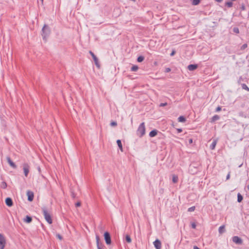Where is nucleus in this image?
I'll list each match as a JSON object with an SVG mask.
<instances>
[{
  "label": "nucleus",
  "mask_w": 249,
  "mask_h": 249,
  "mask_svg": "<svg viewBox=\"0 0 249 249\" xmlns=\"http://www.w3.org/2000/svg\"><path fill=\"white\" fill-rule=\"evenodd\" d=\"M27 196H28V200L30 202H31L33 200L34 197V193L30 190L27 191Z\"/></svg>",
  "instance_id": "10"
},
{
  "label": "nucleus",
  "mask_w": 249,
  "mask_h": 249,
  "mask_svg": "<svg viewBox=\"0 0 249 249\" xmlns=\"http://www.w3.org/2000/svg\"><path fill=\"white\" fill-rule=\"evenodd\" d=\"M42 211L43 213V214L44 216V218L46 221L49 224H52L53 223V220L52 219V217L51 216V214L48 212L47 209L46 207H44L42 208Z\"/></svg>",
  "instance_id": "2"
},
{
  "label": "nucleus",
  "mask_w": 249,
  "mask_h": 249,
  "mask_svg": "<svg viewBox=\"0 0 249 249\" xmlns=\"http://www.w3.org/2000/svg\"><path fill=\"white\" fill-rule=\"evenodd\" d=\"M6 160L9 163V164L11 166L12 168L15 169L17 168V165L16 164L11 160V158L9 157H6Z\"/></svg>",
  "instance_id": "12"
},
{
  "label": "nucleus",
  "mask_w": 249,
  "mask_h": 249,
  "mask_svg": "<svg viewBox=\"0 0 249 249\" xmlns=\"http://www.w3.org/2000/svg\"><path fill=\"white\" fill-rule=\"evenodd\" d=\"M116 142H117V145H118L120 150L122 152H123V146H122L121 141L120 140H117Z\"/></svg>",
  "instance_id": "19"
},
{
  "label": "nucleus",
  "mask_w": 249,
  "mask_h": 249,
  "mask_svg": "<svg viewBox=\"0 0 249 249\" xmlns=\"http://www.w3.org/2000/svg\"><path fill=\"white\" fill-rule=\"evenodd\" d=\"M247 189L249 190V184L247 185Z\"/></svg>",
  "instance_id": "51"
},
{
  "label": "nucleus",
  "mask_w": 249,
  "mask_h": 249,
  "mask_svg": "<svg viewBox=\"0 0 249 249\" xmlns=\"http://www.w3.org/2000/svg\"><path fill=\"white\" fill-rule=\"evenodd\" d=\"M215 0L218 2H221L223 1V0Z\"/></svg>",
  "instance_id": "49"
},
{
  "label": "nucleus",
  "mask_w": 249,
  "mask_h": 249,
  "mask_svg": "<svg viewBox=\"0 0 249 249\" xmlns=\"http://www.w3.org/2000/svg\"><path fill=\"white\" fill-rule=\"evenodd\" d=\"M139 68L138 66L137 65H133L131 68V71H136L138 70Z\"/></svg>",
  "instance_id": "26"
},
{
  "label": "nucleus",
  "mask_w": 249,
  "mask_h": 249,
  "mask_svg": "<svg viewBox=\"0 0 249 249\" xmlns=\"http://www.w3.org/2000/svg\"><path fill=\"white\" fill-rule=\"evenodd\" d=\"M176 53V51L175 50H173L171 52V53H170V56H173L175 55Z\"/></svg>",
  "instance_id": "43"
},
{
  "label": "nucleus",
  "mask_w": 249,
  "mask_h": 249,
  "mask_svg": "<svg viewBox=\"0 0 249 249\" xmlns=\"http://www.w3.org/2000/svg\"><path fill=\"white\" fill-rule=\"evenodd\" d=\"M220 117L218 115H215L211 119V122H215L219 119Z\"/></svg>",
  "instance_id": "21"
},
{
  "label": "nucleus",
  "mask_w": 249,
  "mask_h": 249,
  "mask_svg": "<svg viewBox=\"0 0 249 249\" xmlns=\"http://www.w3.org/2000/svg\"><path fill=\"white\" fill-rule=\"evenodd\" d=\"M158 131L157 129H153L151 131L149 134L150 137H154L157 135Z\"/></svg>",
  "instance_id": "15"
},
{
  "label": "nucleus",
  "mask_w": 249,
  "mask_h": 249,
  "mask_svg": "<svg viewBox=\"0 0 249 249\" xmlns=\"http://www.w3.org/2000/svg\"><path fill=\"white\" fill-rule=\"evenodd\" d=\"M242 80H243V78H242V76H240V77L239 78V79H238V83H240Z\"/></svg>",
  "instance_id": "44"
},
{
  "label": "nucleus",
  "mask_w": 249,
  "mask_h": 249,
  "mask_svg": "<svg viewBox=\"0 0 249 249\" xmlns=\"http://www.w3.org/2000/svg\"><path fill=\"white\" fill-rule=\"evenodd\" d=\"M225 5L228 7L230 8L232 6L233 3L231 1H227L225 3Z\"/></svg>",
  "instance_id": "27"
},
{
  "label": "nucleus",
  "mask_w": 249,
  "mask_h": 249,
  "mask_svg": "<svg viewBox=\"0 0 249 249\" xmlns=\"http://www.w3.org/2000/svg\"><path fill=\"white\" fill-rule=\"evenodd\" d=\"M30 166L27 163H24L23 165V169L25 177H27L29 172Z\"/></svg>",
  "instance_id": "9"
},
{
  "label": "nucleus",
  "mask_w": 249,
  "mask_h": 249,
  "mask_svg": "<svg viewBox=\"0 0 249 249\" xmlns=\"http://www.w3.org/2000/svg\"><path fill=\"white\" fill-rule=\"evenodd\" d=\"M104 239L107 245H109L111 244V236L109 232L106 231L104 234Z\"/></svg>",
  "instance_id": "4"
},
{
  "label": "nucleus",
  "mask_w": 249,
  "mask_h": 249,
  "mask_svg": "<svg viewBox=\"0 0 249 249\" xmlns=\"http://www.w3.org/2000/svg\"><path fill=\"white\" fill-rule=\"evenodd\" d=\"M167 105V103H162L160 105V107H164Z\"/></svg>",
  "instance_id": "41"
},
{
  "label": "nucleus",
  "mask_w": 249,
  "mask_h": 249,
  "mask_svg": "<svg viewBox=\"0 0 249 249\" xmlns=\"http://www.w3.org/2000/svg\"><path fill=\"white\" fill-rule=\"evenodd\" d=\"M191 226H192V228L193 229H196V224H195V223H192V224H191Z\"/></svg>",
  "instance_id": "42"
},
{
  "label": "nucleus",
  "mask_w": 249,
  "mask_h": 249,
  "mask_svg": "<svg viewBox=\"0 0 249 249\" xmlns=\"http://www.w3.org/2000/svg\"><path fill=\"white\" fill-rule=\"evenodd\" d=\"M81 205V202H80V201H78L75 204V206L76 207H80Z\"/></svg>",
  "instance_id": "35"
},
{
  "label": "nucleus",
  "mask_w": 249,
  "mask_h": 249,
  "mask_svg": "<svg viewBox=\"0 0 249 249\" xmlns=\"http://www.w3.org/2000/svg\"><path fill=\"white\" fill-rule=\"evenodd\" d=\"M192 4L193 5H197L200 2V0H191Z\"/></svg>",
  "instance_id": "24"
},
{
  "label": "nucleus",
  "mask_w": 249,
  "mask_h": 249,
  "mask_svg": "<svg viewBox=\"0 0 249 249\" xmlns=\"http://www.w3.org/2000/svg\"><path fill=\"white\" fill-rule=\"evenodd\" d=\"M232 241L238 245H241L243 243L242 239L237 236H234L232 237Z\"/></svg>",
  "instance_id": "8"
},
{
  "label": "nucleus",
  "mask_w": 249,
  "mask_h": 249,
  "mask_svg": "<svg viewBox=\"0 0 249 249\" xmlns=\"http://www.w3.org/2000/svg\"><path fill=\"white\" fill-rule=\"evenodd\" d=\"M7 186V183L6 182H5V181L2 182L1 185V188H3V189H6Z\"/></svg>",
  "instance_id": "30"
},
{
  "label": "nucleus",
  "mask_w": 249,
  "mask_h": 249,
  "mask_svg": "<svg viewBox=\"0 0 249 249\" xmlns=\"http://www.w3.org/2000/svg\"><path fill=\"white\" fill-rule=\"evenodd\" d=\"M248 45H247V44L245 43V44H244L241 47V50H244L245 49H246Z\"/></svg>",
  "instance_id": "33"
},
{
  "label": "nucleus",
  "mask_w": 249,
  "mask_h": 249,
  "mask_svg": "<svg viewBox=\"0 0 249 249\" xmlns=\"http://www.w3.org/2000/svg\"><path fill=\"white\" fill-rule=\"evenodd\" d=\"M217 140H214L212 143H211V144L210 145V148L211 150H213L215 147V146H216V144L217 143Z\"/></svg>",
  "instance_id": "18"
},
{
  "label": "nucleus",
  "mask_w": 249,
  "mask_h": 249,
  "mask_svg": "<svg viewBox=\"0 0 249 249\" xmlns=\"http://www.w3.org/2000/svg\"><path fill=\"white\" fill-rule=\"evenodd\" d=\"M96 242L98 249H104L105 246L102 243H100V237L98 235H96Z\"/></svg>",
  "instance_id": "6"
},
{
  "label": "nucleus",
  "mask_w": 249,
  "mask_h": 249,
  "mask_svg": "<svg viewBox=\"0 0 249 249\" xmlns=\"http://www.w3.org/2000/svg\"><path fill=\"white\" fill-rule=\"evenodd\" d=\"M172 181L174 183H177L178 181V177L177 176L174 175L172 178Z\"/></svg>",
  "instance_id": "29"
},
{
  "label": "nucleus",
  "mask_w": 249,
  "mask_h": 249,
  "mask_svg": "<svg viewBox=\"0 0 249 249\" xmlns=\"http://www.w3.org/2000/svg\"><path fill=\"white\" fill-rule=\"evenodd\" d=\"M245 9H246L245 6L244 5V4H242L241 5V10L242 11H244V10H245Z\"/></svg>",
  "instance_id": "40"
},
{
  "label": "nucleus",
  "mask_w": 249,
  "mask_h": 249,
  "mask_svg": "<svg viewBox=\"0 0 249 249\" xmlns=\"http://www.w3.org/2000/svg\"><path fill=\"white\" fill-rule=\"evenodd\" d=\"M32 221V218L31 216L29 215H26V217L24 219V221L27 223H30Z\"/></svg>",
  "instance_id": "16"
},
{
  "label": "nucleus",
  "mask_w": 249,
  "mask_h": 249,
  "mask_svg": "<svg viewBox=\"0 0 249 249\" xmlns=\"http://www.w3.org/2000/svg\"><path fill=\"white\" fill-rule=\"evenodd\" d=\"M198 67V65L197 64H190L188 66V69L190 71H193L196 70Z\"/></svg>",
  "instance_id": "14"
},
{
  "label": "nucleus",
  "mask_w": 249,
  "mask_h": 249,
  "mask_svg": "<svg viewBox=\"0 0 249 249\" xmlns=\"http://www.w3.org/2000/svg\"><path fill=\"white\" fill-rule=\"evenodd\" d=\"M56 237H57L59 239H60V240H61L63 239L62 236L60 234H58H58H57L56 235Z\"/></svg>",
  "instance_id": "36"
},
{
  "label": "nucleus",
  "mask_w": 249,
  "mask_h": 249,
  "mask_svg": "<svg viewBox=\"0 0 249 249\" xmlns=\"http://www.w3.org/2000/svg\"><path fill=\"white\" fill-rule=\"evenodd\" d=\"M193 139H190L189 140V144H192V143H193Z\"/></svg>",
  "instance_id": "46"
},
{
  "label": "nucleus",
  "mask_w": 249,
  "mask_h": 249,
  "mask_svg": "<svg viewBox=\"0 0 249 249\" xmlns=\"http://www.w3.org/2000/svg\"><path fill=\"white\" fill-rule=\"evenodd\" d=\"M221 110V107L220 106L217 107L215 109L216 112H219Z\"/></svg>",
  "instance_id": "38"
},
{
  "label": "nucleus",
  "mask_w": 249,
  "mask_h": 249,
  "mask_svg": "<svg viewBox=\"0 0 249 249\" xmlns=\"http://www.w3.org/2000/svg\"><path fill=\"white\" fill-rule=\"evenodd\" d=\"M241 86L243 89H245L248 91H249V88L245 84H242Z\"/></svg>",
  "instance_id": "28"
},
{
  "label": "nucleus",
  "mask_w": 249,
  "mask_h": 249,
  "mask_svg": "<svg viewBox=\"0 0 249 249\" xmlns=\"http://www.w3.org/2000/svg\"><path fill=\"white\" fill-rule=\"evenodd\" d=\"M71 196L72 198H75L76 197V194L74 192H71Z\"/></svg>",
  "instance_id": "39"
},
{
  "label": "nucleus",
  "mask_w": 249,
  "mask_h": 249,
  "mask_svg": "<svg viewBox=\"0 0 249 249\" xmlns=\"http://www.w3.org/2000/svg\"><path fill=\"white\" fill-rule=\"evenodd\" d=\"M37 169H38V171L40 172V167H38Z\"/></svg>",
  "instance_id": "50"
},
{
  "label": "nucleus",
  "mask_w": 249,
  "mask_h": 249,
  "mask_svg": "<svg viewBox=\"0 0 249 249\" xmlns=\"http://www.w3.org/2000/svg\"><path fill=\"white\" fill-rule=\"evenodd\" d=\"M144 59V57L143 56H142V55H140L138 57L137 59V61L138 62H142Z\"/></svg>",
  "instance_id": "23"
},
{
  "label": "nucleus",
  "mask_w": 249,
  "mask_h": 249,
  "mask_svg": "<svg viewBox=\"0 0 249 249\" xmlns=\"http://www.w3.org/2000/svg\"><path fill=\"white\" fill-rule=\"evenodd\" d=\"M5 203L8 207H11L13 205V200L10 197H7L5 199Z\"/></svg>",
  "instance_id": "13"
},
{
  "label": "nucleus",
  "mask_w": 249,
  "mask_h": 249,
  "mask_svg": "<svg viewBox=\"0 0 249 249\" xmlns=\"http://www.w3.org/2000/svg\"><path fill=\"white\" fill-rule=\"evenodd\" d=\"M233 31L235 33H239V29L237 27H234L233 29Z\"/></svg>",
  "instance_id": "34"
},
{
  "label": "nucleus",
  "mask_w": 249,
  "mask_h": 249,
  "mask_svg": "<svg viewBox=\"0 0 249 249\" xmlns=\"http://www.w3.org/2000/svg\"><path fill=\"white\" fill-rule=\"evenodd\" d=\"M89 53L91 55V56H92V58H93V60L94 61L95 65L98 68H99L100 67V64H99V61H98V58L96 57V56L94 54V53L92 51H89Z\"/></svg>",
  "instance_id": "7"
},
{
  "label": "nucleus",
  "mask_w": 249,
  "mask_h": 249,
  "mask_svg": "<svg viewBox=\"0 0 249 249\" xmlns=\"http://www.w3.org/2000/svg\"><path fill=\"white\" fill-rule=\"evenodd\" d=\"M137 134L140 136V137H142L145 133V124L144 123H142L137 130Z\"/></svg>",
  "instance_id": "3"
},
{
  "label": "nucleus",
  "mask_w": 249,
  "mask_h": 249,
  "mask_svg": "<svg viewBox=\"0 0 249 249\" xmlns=\"http://www.w3.org/2000/svg\"><path fill=\"white\" fill-rule=\"evenodd\" d=\"M178 121L179 122H181V123H184L186 121V118L184 116H179L178 119Z\"/></svg>",
  "instance_id": "20"
},
{
  "label": "nucleus",
  "mask_w": 249,
  "mask_h": 249,
  "mask_svg": "<svg viewBox=\"0 0 249 249\" xmlns=\"http://www.w3.org/2000/svg\"><path fill=\"white\" fill-rule=\"evenodd\" d=\"M6 244V240L4 236L0 233V249H4Z\"/></svg>",
  "instance_id": "5"
},
{
  "label": "nucleus",
  "mask_w": 249,
  "mask_h": 249,
  "mask_svg": "<svg viewBox=\"0 0 249 249\" xmlns=\"http://www.w3.org/2000/svg\"><path fill=\"white\" fill-rule=\"evenodd\" d=\"M225 231V227L224 225H222L219 228L218 232L220 234L224 233Z\"/></svg>",
  "instance_id": "17"
},
{
  "label": "nucleus",
  "mask_w": 249,
  "mask_h": 249,
  "mask_svg": "<svg viewBox=\"0 0 249 249\" xmlns=\"http://www.w3.org/2000/svg\"><path fill=\"white\" fill-rule=\"evenodd\" d=\"M41 0L42 1H43V0Z\"/></svg>",
  "instance_id": "52"
},
{
  "label": "nucleus",
  "mask_w": 249,
  "mask_h": 249,
  "mask_svg": "<svg viewBox=\"0 0 249 249\" xmlns=\"http://www.w3.org/2000/svg\"><path fill=\"white\" fill-rule=\"evenodd\" d=\"M243 196L240 193H238V194H237V202H241L243 200Z\"/></svg>",
  "instance_id": "22"
},
{
  "label": "nucleus",
  "mask_w": 249,
  "mask_h": 249,
  "mask_svg": "<svg viewBox=\"0 0 249 249\" xmlns=\"http://www.w3.org/2000/svg\"><path fill=\"white\" fill-rule=\"evenodd\" d=\"M117 123L115 121H112L110 123V125L111 126H117Z\"/></svg>",
  "instance_id": "32"
},
{
  "label": "nucleus",
  "mask_w": 249,
  "mask_h": 249,
  "mask_svg": "<svg viewBox=\"0 0 249 249\" xmlns=\"http://www.w3.org/2000/svg\"><path fill=\"white\" fill-rule=\"evenodd\" d=\"M193 249H200L197 246H194V247H193Z\"/></svg>",
  "instance_id": "48"
},
{
  "label": "nucleus",
  "mask_w": 249,
  "mask_h": 249,
  "mask_svg": "<svg viewBox=\"0 0 249 249\" xmlns=\"http://www.w3.org/2000/svg\"><path fill=\"white\" fill-rule=\"evenodd\" d=\"M230 178V173L229 172L226 177V179L228 180Z\"/></svg>",
  "instance_id": "45"
},
{
  "label": "nucleus",
  "mask_w": 249,
  "mask_h": 249,
  "mask_svg": "<svg viewBox=\"0 0 249 249\" xmlns=\"http://www.w3.org/2000/svg\"><path fill=\"white\" fill-rule=\"evenodd\" d=\"M153 244L156 249H161V242L158 239L153 242Z\"/></svg>",
  "instance_id": "11"
},
{
  "label": "nucleus",
  "mask_w": 249,
  "mask_h": 249,
  "mask_svg": "<svg viewBox=\"0 0 249 249\" xmlns=\"http://www.w3.org/2000/svg\"><path fill=\"white\" fill-rule=\"evenodd\" d=\"M51 33V29L49 26L47 24H44L42 29V36L43 39L46 41L47 37Z\"/></svg>",
  "instance_id": "1"
},
{
  "label": "nucleus",
  "mask_w": 249,
  "mask_h": 249,
  "mask_svg": "<svg viewBox=\"0 0 249 249\" xmlns=\"http://www.w3.org/2000/svg\"><path fill=\"white\" fill-rule=\"evenodd\" d=\"M125 241L127 242V243H131V238L130 237V236L129 235H126L125 236Z\"/></svg>",
  "instance_id": "25"
},
{
  "label": "nucleus",
  "mask_w": 249,
  "mask_h": 249,
  "mask_svg": "<svg viewBox=\"0 0 249 249\" xmlns=\"http://www.w3.org/2000/svg\"><path fill=\"white\" fill-rule=\"evenodd\" d=\"M195 210V206H192L191 207H190L188 209V212H193Z\"/></svg>",
  "instance_id": "31"
},
{
  "label": "nucleus",
  "mask_w": 249,
  "mask_h": 249,
  "mask_svg": "<svg viewBox=\"0 0 249 249\" xmlns=\"http://www.w3.org/2000/svg\"><path fill=\"white\" fill-rule=\"evenodd\" d=\"M177 131L178 133H180L182 131V129L181 128H178Z\"/></svg>",
  "instance_id": "47"
},
{
  "label": "nucleus",
  "mask_w": 249,
  "mask_h": 249,
  "mask_svg": "<svg viewBox=\"0 0 249 249\" xmlns=\"http://www.w3.org/2000/svg\"><path fill=\"white\" fill-rule=\"evenodd\" d=\"M171 69L170 68H166L165 69L164 72L166 73L169 72L171 71Z\"/></svg>",
  "instance_id": "37"
}]
</instances>
